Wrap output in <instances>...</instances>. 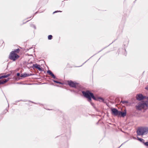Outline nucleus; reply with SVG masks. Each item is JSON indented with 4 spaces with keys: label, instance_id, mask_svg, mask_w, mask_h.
Segmentation results:
<instances>
[{
    "label": "nucleus",
    "instance_id": "obj_15",
    "mask_svg": "<svg viewBox=\"0 0 148 148\" xmlns=\"http://www.w3.org/2000/svg\"><path fill=\"white\" fill-rule=\"evenodd\" d=\"M138 139L140 141V142H141L142 143H143V144H144L145 142H144V140L141 138H139V137H137Z\"/></svg>",
    "mask_w": 148,
    "mask_h": 148
},
{
    "label": "nucleus",
    "instance_id": "obj_13",
    "mask_svg": "<svg viewBox=\"0 0 148 148\" xmlns=\"http://www.w3.org/2000/svg\"><path fill=\"white\" fill-rule=\"evenodd\" d=\"M10 74H8L6 75H2L0 77V79H1L3 78H6L9 77L10 75Z\"/></svg>",
    "mask_w": 148,
    "mask_h": 148
},
{
    "label": "nucleus",
    "instance_id": "obj_4",
    "mask_svg": "<svg viewBox=\"0 0 148 148\" xmlns=\"http://www.w3.org/2000/svg\"><path fill=\"white\" fill-rule=\"evenodd\" d=\"M136 108L138 110H141L145 107V105L143 102H139L136 106Z\"/></svg>",
    "mask_w": 148,
    "mask_h": 148
},
{
    "label": "nucleus",
    "instance_id": "obj_8",
    "mask_svg": "<svg viewBox=\"0 0 148 148\" xmlns=\"http://www.w3.org/2000/svg\"><path fill=\"white\" fill-rule=\"evenodd\" d=\"M33 68H35L38 69L40 71H42V69L40 65L37 64H33L32 66Z\"/></svg>",
    "mask_w": 148,
    "mask_h": 148
},
{
    "label": "nucleus",
    "instance_id": "obj_24",
    "mask_svg": "<svg viewBox=\"0 0 148 148\" xmlns=\"http://www.w3.org/2000/svg\"><path fill=\"white\" fill-rule=\"evenodd\" d=\"M90 103H91V104H92V105H93L94 104V103H93L91 102H90Z\"/></svg>",
    "mask_w": 148,
    "mask_h": 148
},
{
    "label": "nucleus",
    "instance_id": "obj_9",
    "mask_svg": "<svg viewBox=\"0 0 148 148\" xmlns=\"http://www.w3.org/2000/svg\"><path fill=\"white\" fill-rule=\"evenodd\" d=\"M31 75H32V74H27L26 73H24L21 74L20 76L21 77H27L28 76H29Z\"/></svg>",
    "mask_w": 148,
    "mask_h": 148
},
{
    "label": "nucleus",
    "instance_id": "obj_19",
    "mask_svg": "<svg viewBox=\"0 0 148 148\" xmlns=\"http://www.w3.org/2000/svg\"><path fill=\"white\" fill-rule=\"evenodd\" d=\"M144 103L145 105V107H148V102H146V103Z\"/></svg>",
    "mask_w": 148,
    "mask_h": 148
},
{
    "label": "nucleus",
    "instance_id": "obj_7",
    "mask_svg": "<svg viewBox=\"0 0 148 148\" xmlns=\"http://www.w3.org/2000/svg\"><path fill=\"white\" fill-rule=\"evenodd\" d=\"M69 85L71 87L75 88L76 86V84L72 81H70L68 82Z\"/></svg>",
    "mask_w": 148,
    "mask_h": 148
},
{
    "label": "nucleus",
    "instance_id": "obj_12",
    "mask_svg": "<svg viewBox=\"0 0 148 148\" xmlns=\"http://www.w3.org/2000/svg\"><path fill=\"white\" fill-rule=\"evenodd\" d=\"M9 79L8 78L6 79H5L4 80H0V84H3L4 83H6L7 82H8L9 80Z\"/></svg>",
    "mask_w": 148,
    "mask_h": 148
},
{
    "label": "nucleus",
    "instance_id": "obj_22",
    "mask_svg": "<svg viewBox=\"0 0 148 148\" xmlns=\"http://www.w3.org/2000/svg\"><path fill=\"white\" fill-rule=\"evenodd\" d=\"M20 74L19 73H17V76H20Z\"/></svg>",
    "mask_w": 148,
    "mask_h": 148
},
{
    "label": "nucleus",
    "instance_id": "obj_14",
    "mask_svg": "<svg viewBox=\"0 0 148 148\" xmlns=\"http://www.w3.org/2000/svg\"><path fill=\"white\" fill-rule=\"evenodd\" d=\"M20 51V49H15L14 51H12V52H13V53H18Z\"/></svg>",
    "mask_w": 148,
    "mask_h": 148
},
{
    "label": "nucleus",
    "instance_id": "obj_21",
    "mask_svg": "<svg viewBox=\"0 0 148 148\" xmlns=\"http://www.w3.org/2000/svg\"><path fill=\"white\" fill-rule=\"evenodd\" d=\"M61 12V11H55V12H53V13H56V12Z\"/></svg>",
    "mask_w": 148,
    "mask_h": 148
},
{
    "label": "nucleus",
    "instance_id": "obj_5",
    "mask_svg": "<svg viewBox=\"0 0 148 148\" xmlns=\"http://www.w3.org/2000/svg\"><path fill=\"white\" fill-rule=\"evenodd\" d=\"M112 114L115 116H119L120 111H119L117 109L114 108L111 109Z\"/></svg>",
    "mask_w": 148,
    "mask_h": 148
},
{
    "label": "nucleus",
    "instance_id": "obj_3",
    "mask_svg": "<svg viewBox=\"0 0 148 148\" xmlns=\"http://www.w3.org/2000/svg\"><path fill=\"white\" fill-rule=\"evenodd\" d=\"M19 56L16 53H13V52H11L9 56V58L13 61H15L18 59Z\"/></svg>",
    "mask_w": 148,
    "mask_h": 148
},
{
    "label": "nucleus",
    "instance_id": "obj_23",
    "mask_svg": "<svg viewBox=\"0 0 148 148\" xmlns=\"http://www.w3.org/2000/svg\"><path fill=\"white\" fill-rule=\"evenodd\" d=\"M145 89L148 90V86L145 88Z\"/></svg>",
    "mask_w": 148,
    "mask_h": 148
},
{
    "label": "nucleus",
    "instance_id": "obj_16",
    "mask_svg": "<svg viewBox=\"0 0 148 148\" xmlns=\"http://www.w3.org/2000/svg\"><path fill=\"white\" fill-rule=\"evenodd\" d=\"M52 36L51 35H49L48 36V39L49 40H51L52 39Z\"/></svg>",
    "mask_w": 148,
    "mask_h": 148
},
{
    "label": "nucleus",
    "instance_id": "obj_11",
    "mask_svg": "<svg viewBox=\"0 0 148 148\" xmlns=\"http://www.w3.org/2000/svg\"><path fill=\"white\" fill-rule=\"evenodd\" d=\"M47 73L49 75H50L51 76H52L54 79L56 78V76L54 75L53 74V73L51 72V71L48 70L47 71Z\"/></svg>",
    "mask_w": 148,
    "mask_h": 148
},
{
    "label": "nucleus",
    "instance_id": "obj_2",
    "mask_svg": "<svg viewBox=\"0 0 148 148\" xmlns=\"http://www.w3.org/2000/svg\"><path fill=\"white\" fill-rule=\"evenodd\" d=\"M148 132V128H139L137 131L138 135H143L146 134Z\"/></svg>",
    "mask_w": 148,
    "mask_h": 148
},
{
    "label": "nucleus",
    "instance_id": "obj_17",
    "mask_svg": "<svg viewBox=\"0 0 148 148\" xmlns=\"http://www.w3.org/2000/svg\"><path fill=\"white\" fill-rule=\"evenodd\" d=\"M121 102H122L123 104L127 103H128L127 101H121Z\"/></svg>",
    "mask_w": 148,
    "mask_h": 148
},
{
    "label": "nucleus",
    "instance_id": "obj_18",
    "mask_svg": "<svg viewBox=\"0 0 148 148\" xmlns=\"http://www.w3.org/2000/svg\"><path fill=\"white\" fill-rule=\"evenodd\" d=\"M53 82H55V83H58V84H62V83H61V82H58V81H56L53 80Z\"/></svg>",
    "mask_w": 148,
    "mask_h": 148
},
{
    "label": "nucleus",
    "instance_id": "obj_6",
    "mask_svg": "<svg viewBox=\"0 0 148 148\" xmlns=\"http://www.w3.org/2000/svg\"><path fill=\"white\" fill-rule=\"evenodd\" d=\"M136 98L137 100L140 101L143 99L145 98V97L142 94H139L136 95Z\"/></svg>",
    "mask_w": 148,
    "mask_h": 148
},
{
    "label": "nucleus",
    "instance_id": "obj_20",
    "mask_svg": "<svg viewBox=\"0 0 148 148\" xmlns=\"http://www.w3.org/2000/svg\"><path fill=\"white\" fill-rule=\"evenodd\" d=\"M145 146L148 147V142H147L146 143H144V144Z\"/></svg>",
    "mask_w": 148,
    "mask_h": 148
},
{
    "label": "nucleus",
    "instance_id": "obj_10",
    "mask_svg": "<svg viewBox=\"0 0 148 148\" xmlns=\"http://www.w3.org/2000/svg\"><path fill=\"white\" fill-rule=\"evenodd\" d=\"M119 116H121L122 117H124L126 116V112L125 111V112H123L120 111L119 113Z\"/></svg>",
    "mask_w": 148,
    "mask_h": 148
},
{
    "label": "nucleus",
    "instance_id": "obj_1",
    "mask_svg": "<svg viewBox=\"0 0 148 148\" xmlns=\"http://www.w3.org/2000/svg\"><path fill=\"white\" fill-rule=\"evenodd\" d=\"M82 93L84 96L88 99V101L90 102L91 100V98H92L94 100H96V99L94 96L93 93L90 92L89 91L87 90L86 91H83Z\"/></svg>",
    "mask_w": 148,
    "mask_h": 148
}]
</instances>
